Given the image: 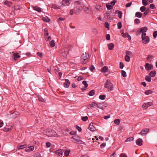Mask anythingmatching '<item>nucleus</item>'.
Here are the masks:
<instances>
[{
  "label": "nucleus",
  "instance_id": "nucleus-54",
  "mask_svg": "<svg viewBox=\"0 0 157 157\" xmlns=\"http://www.w3.org/2000/svg\"><path fill=\"white\" fill-rule=\"evenodd\" d=\"M116 2V1L115 0H113L110 2V4L112 6H113L115 5V3Z\"/></svg>",
  "mask_w": 157,
  "mask_h": 157
},
{
  "label": "nucleus",
  "instance_id": "nucleus-39",
  "mask_svg": "<svg viewBox=\"0 0 157 157\" xmlns=\"http://www.w3.org/2000/svg\"><path fill=\"white\" fill-rule=\"evenodd\" d=\"M146 9L145 6H142L140 8V10L142 12H144L146 10Z\"/></svg>",
  "mask_w": 157,
  "mask_h": 157
},
{
  "label": "nucleus",
  "instance_id": "nucleus-19",
  "mask_svg": "<svg viewBox=\"0 0 157 157\" xmlns=\"http://www.w3.org/2000/svg\"><path fill=\"white\" fill-rule=\"evenodd\" d=\"M145 67L146 70H149L151 69L152 66L148 63H146L145 65Z\"/></svg>",
  "mask_w": 157,
  "mask_h": 157
},
{
  "label": "nucleus",
  "instance_id": "nucleus-3",
  "mask_svg": "<svg viewBox=\"0 0 157 157\" xmlns=\"http://www.w3.org/2000/svg\"><path fill=\"white\" fill-rule=\"evenodd\" d=\"M43 133L44 134H46L49 137L56 136L57 135L56 132L55 131L51 129H48L46 131H43Z\"/></svg>",
  "mask_w": 157,
  "mask_h": 157
},
{
  "label": "nucleus",
  "instance_id": "nucleus-62",
  "mask_svg": "<svg viewBox=\"0 0 157 157\" xmlns=\"http://www.w3.org/2000/svg\"><path fill=\"white\" fill-rule=\"evenodd\" d=\"M94 68L95 67L93 65L91 66L90 67V70L91 71H93V70L94 69Z\"/></svg>",
  "mask_w": 157,
  "mask_h": 157
},
{
  "label": "nucleus",
  "instance_id": "nucleus-48",
  "mask_svg": "<svg viewBox=\"0 0 157 157\" xmlns=\"http://www.w3.org/2000/svg\"><path fill=\"white\" fill-rule=\"evenodd\" d=\"M82 83L84 85L85 88H86L87 87L88 85V84L87 83L86 81H83Z\"/></svg>",
  "mask_w": 157,
  "mask_h": 157
},
{
  "label": "nucleus",
  "instance_id": "nucleus-42",
  "mask_svg": "<svg viewBox=\"0 0 157 157\" xmlns=\"http://www.w3.org/2000/svg\"><path fill=\"white\" fill-rule=\"evenodd\" d=\"M33 9L34 10L38 12H39V8L37 6H34L33 7Z\"/></svg>",
  "mask_w": 157,
  "mask_h": 157
},
{
  "label": "nucleus",
  "instance_id": "nucleus-47",
  "mask_svg": "<svg viewBox=\"0 0 157 157\" xmlns=\"http://www.w3.org/2000/svg\"><path fill=\"white\" fill-rule=\"evenodd\" d=\"M88 119V117L87 116L82 117V120L83 121H86Z\"/></svg>",
  "mask_w": 157,
  "mask_h": 157
},
{
  "label": "nucleus",
  "instance_id": "nucleus-4",
  "mask_svg": "<svg viewBox=\"0 0 157 157\" xmlns=\"http://www.w3.org/2000/svg\"><path fill=\"white\" fill-rule=\"evenodd\" d=\"M145 33H142V43L144 44H146L149 41V37L148 36H146Z\"/></svg>",
  "mask_w": 157,
  "mask_h": 157
},
{
  "label": "nucleus",
  "instance_id": "nucleus-34",
  "mask_svg": "<svg viewBox=\"0 0 157 157\" xmlns=\"http://www.w3.org/2000/svg\"><path fill=\"white\" fill-rule=\"evenodd\" d=\"M49 44L52 47H54L55 46V43L54 40H52L50 42Z\"/></svg>",
  "mask_w": 157,
  "mask_h": 157
},
{
  "label": "nucleus",
  "instance_id": "nucleus-13",
  "mask_svg": "<svg viewBox=\"0 0 157 157\" xmlns=\"http://www.w3.org/2000/svg\"><path fill=\"white\" fill-rule=\"evenodd\" d=\"M122 36L124 37H127L128 38V40H131V37L130 35L128 34L127 33H122Z\"/></svg>",
  "mask_w": 157,
  "mask_h": 157
},
{
  "label": "nucleus",
  "instance_id": "nucleus-60",
  "mask_svg": "<svg viewBox=\"0 0 157 157\" xmlns=\"http://www.w3.org/2000/svg\"><path fill=\"white\" fill-rule=\"evenodd\" d=\"M106 39L108 40H109L110 39V36L109 34H107L106 36Z\"/></svg>",
  "mask_w": 157,
  "mask_h": 157
},
{
  "label": "nucleus",
  "instance_id": "nucleus-20",
  "mask_svg": "<svg viewBox=\"0 0 157 157\" xmlns=\"http://www.w3.org/2000/svg\"><path fill=\"white\" fill-rule=\"evenodd\" d=\"M69 4V0H63L62 2V5L64 6H68Z\"/></svg>",
  "mask_w": 157,
  "mask_h": 157
},
{
  "label": "nucleus",
  "instance_id": "nucleus-17",
  "mask_svg": "<svg viewBox=\"0 0 157 157\" xmlns=\"http://www.w3.org/2000/svg\"><path fill=\"white\" fill-rule=\"evenodd\" d=\"M142 140L140 139H138L136 141V144L138 145L141 146L142 145Z\"/></svg>",
  "mask_w": 157,
  "mask_h": 157
},
{
  "label": "nucleus",
  "instance_id": "nucleus-16",
  "mask_svg": "<svg viewBox=\"0 0 157 157\" xmlns=\"http://www.w3.org/2000/svg\"><path fill=\"white\" fill-rule=\"evenodd\" d=\"M34 149V147L33 146H30L27 147L25 151L28 152H29L31 151H33Z\"/></svg>",
  "mask_w": 157,
  "mask_h": 157
},
{
  "label": "nucleus",
  "instance_id": "nucleus-8",
  "mask_svg": "<svg viewBox=\"0 0 157 157\" xmlns=\"http://www.w3.org/2000/svg\"><path fill=\"white\" fill-rule=\"evenodd\" d=\"M76 9L77 10L74 12L75 14H77L82 10V8L81 6V5H77L76 6Z\"/></svg>",
  "mask_w": 157,
  "mask_h": 157
},
{
  "label": "nucleus",
  "instance_id": "nucleus-32",
  "mask_svg": "<svg viewBox=\"0 0 157 157\" xmlns=\"http://www.w3.org/2000/svg\"><path fill=\"white\" fill-rule=\"evenodd\" d=\"M94 94V90H92L89 92V95L90 96H92Z\"/></svg>",
  "mask_w": 157,
  "mask_h": 157
},
{
  "label": "nucleus",
  "instance_id": "nucleus-52",
  "mask_svg": "<svg viewBox=\"0 0 157 157\" xmlns=\"http://www.w3.org/2000/svg\"><path fill=\"white\" fill-rule=\"evenodd\" d=\"M46 146L47 147H49L51 145V144L49 142H47L46 143Z\"/></svg>",
  "mask_w": 157,
  "mask_h": 157
},
{
  "label": "nucleus",
  "instance_id": "nucleus-18",
  "mask_svg": "<svg viewBox=\"0 0 157 157\" xmlns=\"http://www.w3.org/2000/svg\"><path fill=\"white\" fill-rule=\"evenodd\" d=\"M89 128L90 130L92 131H94L95 130V128L94 126L93 123H90V124Z\"/></svg>",
  "mask_w": 157,
  "mask_h": 157
},
{
  "label": "nucleus",
  "instance_id": "nucleus-49",
  "mask_svg": "<svg viewBox=\"0 0 157 157\" xmlns=\"http://www.w3.org/2000/svg\"><path fill=\"white\" fill-rule=\"evenodd\" d=\"M135 22L136 24H138L140 22V20L139 19L136 18L135 20Z\"/></svg>",
  "mask_w": 157,
  "mask_h": 157
},
{
  "label": "nucleus",
  "instance_id": "nucleus-56",
  "mask_svg": "<svg viewBox=\"0 0 157 157\" xmlns=\"http://www.w3.org/2000/svg\"><path fill=\"white\" fill-rule=\"evenodd\" d=\"M157 36V31H155L153 33V36L154 38H155Z\"/></svg>",
  "mask_w": 157,
  "mask_h": 157
},
{
  "label": "nucleus",
  "instance_id": "nucleus-2",
  "mask_svg": "<svg viewBox=\"0 0 157 157\" xmlns=\"http://www.w3.org/2000/svg\"><path fill=\"white\" fill-rule=\"evenodd\" d=\"M104 87L107 89L109 91H111L113 89V84L111 82L110 80L109 79L106 81L105 84L104 85Z\"/></svg>",
  "mask_w": 157,
  "mask_h": 157
},
{
  "label": "nucleus",
  "instance_id": "nucleus-35",
  "mask_svg": "<svg viewBox=\"0 0 157 157\" xmlns=\"http://www.w3.org/2000/svg\"><path fill=\"white\" fill-rule=\"evenodd\" d=\"M26 147L25 145H19L17 146V147L18 149H22L24 148H25Z\"/></svg>",
  "mask_w": 157,
  "mask_h": 157
},
{
  "label": "nucleus",
  "instance_id": "nucleus-51",
  "mask_svg": "<svg viewBox=\"0 0 157 157\" xmlns=\"http://www.w3.org/2000/svg\"><path fill=\"white\" fill-rule=\"evenodd\" d=\"M126 56H131L132 55V53L129 51H127L126 52Z\"/></svg>",
  "mask_w": 157,
  "mask_h": 157
},
{
  "label": "nucleus",
  "instance_id": "nucleus-15",
  "mask_svg": "<svg viewBox=\"0 0 157 157\" xmlns=\"http://www.w3.org/2000/svg\"><path fill=\"white\" fill-rule=\"evenodd\" d=\"M65 80V82L64 84V86L65 87L68 88L70 85V82L68 79H66Z\"/></svg>",
  "mask_w": 157,
  "mask_h": 157
},
{
  "label": "nucleus",
  "instance_id": "nucleus-57",
  "mask_svg": "<svg viewBox=\"0 0 157 157\" xmlns=\"http://www.w3.org/2000/svg\"><path fill=\"white\" fill-rule=\"evenodd\" d=\"M75 5L76 6L77 5H81V3L79 1H77L75 2Z\"/></svg>",
  "mask_w": 157,
  "mask_h": 157
},
{
  "label": "nucleus",
  "instance_id": "nucleus-12",
  "mask_svg": "<svg viewBox=\"0 0 157 157\" xmlns=\"http://www.w3.org/2000/svg\"><path fill=\"white\" fill-rule=\"evenodd\" d=\"M55 153L57 156L61 157L62 156L63 152L62 150H59L56 151Z\"/></svg>",
  "mask_w": 157,
  "mask_h": 157
},
{
  "label": "nucleus",
  "instance_id": "nucleus-31",
  "mask_svg": "<svg viewBox=\"0 0 157 157\" xmlns=\"http://www.w3.org/2000/svg\"><path fill=\"white\" fill-rule=\"evenodd\" d=\"M14 59V60L16 59L17 58L20 57V56L17 53H14L13 54Z\"/></svg>",
  "mask_w": 157,
  "mask_h": 157
},
{
  "label": "nucleus",
  "instance_id": "nucleus-9",
  "mask_svg": "<svg viewBox=\"0 0 157 157\" xmlns=\"http://www.w3.org/2000/svg\"><path fill=\"white\" fill-rule=\"evenodd\" d=\"M44 31L45 32L44 35H45L46 40L48 41L50 40L51 39V37L50 36H48V33L47 29H44Z\"/></svg>",
  "mask_w": 157,
  "mask_h": 157
},
{
  "label": "nucleus",
  "instance_id": "nucleus-45",
  "mask_svg": "<svg viewBox=\"0 0 157 157\" xmlns=\"http://www.w3.org/2000/svg\"><path fill=\"white\" fill-rule=\"evenodd\" d=\"M91 105L92 106V108H95L96 106H97L98 105L96 103L94 102H93Z\"/></svg>",
  "mask_w": 157,
  "mask_h": 157
},
{
  "label": "nucleus",
  "instance_id": "nucleus-53",
  "mask_svg": "<svg viewBox=\"0 0 157 157\" xmlns=\"http://www.w3.org/2000/svg\"><path fill=\"white\" fill-rule=\"evenodd\" d=\"M124 67V65L123 63L121 62L120 63V68L122 69L123 67Z\"/></svg>",
  "mask_w": 157,
  "mask_h": 157
},
{
  "label": "nucleus",
  "instance_id": "nucleus-22",
  "mask_svg": "<svg viewBox=\"0 0 157 157\" xmlns=\"http://www.w3.org/2000/svg\"><path fill=\"white\" fill-rule=\"evenodd\" d=\"M147 30V28L146 27H142L140 30V32L141 33H145Z\"/></svg>",
  "mask_w": 157,
  "mask_h": 157
},
{
  "label": "nucleus",
  "instance_id": "nucleus-14",
  "mask_svg": "<svg viewBox=\"0 0 157 157\" xmlns=\"http://www.w3.org/2000/svg\"><path fill=\"white\" fill-rule=\"evenodd\" d=\"M40 18L42 20L46 22H48L50 21V19L46 16H45V17H42V15L41 16Z\"/></svg>",
  "mask_w": 157,
  "mask_h": 157
},
{
  "label": "nucleus",
  "instance_id": "nucleus-7",
  "mask_svg": "<svg viewBox=\"0 0 157 157\" xmlns=\"http://www.w3.org/2000/svg\"><path fill=\"white\" fill-rule=\"evenodd\" d=\"M9 114H8L7 116L8 117H10V118L15 119L19 116V113L17 112H14L10 116H9Z\"/></svg>",
  "mask_w": 157,
  "mask_h": 157
},
{
  "label": "nucleus",
  "instance_id": "nucleus-11",
  "mask_svg": "<svg viewBox=\"0 0 157 157\" xmlns=\"http://www.w3.org/2000/svg\"><path fill=\"white\" fill-rule=\"evenodd\" d=\"M152 104H153L151 102H149L147 103H144L142 105V107L143 108L147 109L149 106H151Z\"/></svg>",
  "mask_w": 157,
  "mask_h": 157
},
{
  "label": "nucleus",
  "instance_id": "nucleus-10",
  "mask_svg": "<svg viewBox=\"0 0 157 157\" xmlns=\"http://www.w3.org/2000/svg\"><path fill=\"white\" fill-rule=\"evenodd\" d=\"M149 131V129L147 128H145L142 130L139 134H140V135L142 136H144Z\"/></svg>",
  "mask_w": 157,
  "mask_h": 157
},
{
  "label": "nucleus",
  "instance_id": "nucleus-26",
  "mask_svg": "<svg viewBox=\"0 0 157 157\" xmlns=\"http://www.w3.org/2000/svg\"><path fill=\"white\" fill-rule=\"evenodd\" d=\"M108 48L110 50H112L114 47V44L113 43H111L108 44Z\"/></svg>",
  "mask_w": 157,
  "mask_h": 157
},
{
  "label": "nucleus",
  "instance_id": "nucleus-24",
  "mask_svg": "<svg viewBox=\"0 0 157 157\" xmlns=\"http://www.w3.org/2000/svg\"><path fill=\"white\" fill-rule=\"evenodd\" d=\"M156 75V71H151L149 74V75L150 76L153 77Z\"/></svg>",
  "mask_w": 157,
  "mask_h": 157
},
{
  "label": "nucleus",
  "instance_id": "nucleus-61",
  "mask_svg": "<svg viewBox=\"0 0 157 157\" xmlns=\"http://www.w3.org/2000/svg\"><path fill=\"white\" fill-rule=\"evenodd\" d=\"M105 26L106 28H109V25L107 22H106L105 23Z\"/></svg>",
  "mask_w": 157,
  "mask_h": 157
},
{
  "label": "nucleus",
  "instance_id": "nucleus-41",
  "mask_svg": "<svg viewBox=\"0 0 157 157\" xmlns=\"http://www.w3.org/2000/svg\"><path fill=\"white\" fill-rule=\"evenodd\" d=\"M118 28L119 29H121L122 27V24L121 21L118 22L117 23Z\"/></svg>",
  "mask_w": 157,
  "mask_h": 157
},
{
  "label": "nucleus",
  "instance_id": "nucleus-6",
  "mask_svg": "<svg viewBox=\"0 0 157 157\" xmlns=\"http://www.w3.org/2000/svg\"><path fill=\"white\" fill-rule=\"evenodd\" d=\"M69 52V49L67 47H64L62 48L61 50L60 53H61L62 56L65 57Z\"/></svg>",
  "mask_w": 157,
  "mask_h": 157
},
{
  "label": "nucleus",
  "instance_id": "nucleus-21",
  "mask_svg": "<svg viewBox=\"0 0 157 157\" xmlns=\"http://www.w3.org/2000/svg\"><path fill=\"white\" fill-rule=\"evenodd\" d=\"M4 4L6 5L7 6H10L12 4V2H10L7 0L6 1L4 2Z\"/></svg>",
  "mask_w": 157,
  "mask_h": 157
},
{
  "label": "nucleus",
  "instance_id": "nucleus-30",
  "mask_svg": "<svg viewBox=\"0 0 157 157\" xmlns=\"http://www.w3.org/2000/svg\"><path fill=\"white\" fill-rule=\"evenodd\" d=\"M116 12H117L119 17L120 18H121L122 14L121 11L117 10L116 11Z\"/></svg>",
  "mask_w": 157,
  "mask_h": 157
},
{
  "label": "nucleus",
  "instance_id": "nucleus-55",
  "mask_svg": "<svg viewBox=\"0 0 157 157\" xmlns=\"http://www.w3.org/2000/svg\"><path fill=\"white\" fill-rule=\"evenodd\" d=\"M76 128L78 130L79 132H81L82 131V128L81 127H79L78 125L76 126Z\"/></svg>",
  "mask_w": 157,
  "mask_h": 157
},
{
  "label": "nucleus",
  "instance_id": "nucleus-28",
  "mask_svg": "<svg viewBox=\"0 0 157 157\" xmlns=\"http://www.w3.org/2000/svg\"><path fill=\"white\" fill-rule=\"evenodd\" d=\"M11 129L9 128V126L7 125V127H5L3 129V131L5 132H8Z\"/></svg>",
  "mask_w": 157,
  "mask_h": 157
},
{
  "label": "nucleus",
  "instance_id": "nucleus-46",
  "mask_svg": "<svg viewBox=\"0 0 157 157\" xmlns=\"http://www.w3.org/2000/svg\"><path fill=\"white\" fill-rule=\"evenodd\" d=\"M105 98V95H100L99 96V98L101 100H104Z\"/></svg>",
  "mask_w": 157,
  "mask_h": 157
},
{
  "label": "nucleus",
  "instance_id": "nucleus-29",
  "mask_svg": "<svg viewBox=\"0 0 157 157\" xmlns=\"http://www.w3.org/2000/svg\"><path fill=\"white\" fill-rule=\"evenodd\" d=\"M134 139V138L132 137H130L128 138H127L126 140H125V141L126 142H130L132 141Z\"/></svg>",
  "mask_w": 157,
  "mask_h": 157
},
{
  "label": "nucleus",
  "instance_id": "nucleus-50",
  "mask_svg": "<svg viewBox=\"0 0 157 157\" xmlns=\"http://www.w3.org/2000/svg\"><path fill=\"white\" fill-rule=\"evenodd\" d=\"M70 152V151L66 150L65 151V153H64L65 155L66 156H68L69 155V153Z\"/></svg>",
  "mask_w": 157,
  "mask_h": 157
},
{
  "label": "nucleus",
  "instance_id": "nucleus-59",
  "mask_svg": "<svg viewBox=\"0 0 157 157\" xmlns=\"http://www.w3.org/2000/svg\"><path fill=\"white\" fill-rule=\"evenodd\" d=\"M96 8L97 9L99 10H100L101 9V6L98 5L96 6Z\"/></svg>",
  "mask_w": 157,
  "mask_h": 157
},
{
  "label": "nucleus",
  "instance_id": "nucleus-63",
  "mask_svg": "<svg viewBox=\"0 0 157 157\" xmlns=\"http://www.w3.org/2000/svg\"><path fill=\"white\" fill-rule=\"evenodd\" d=\"M40 101H41L42 102H44L45 101V98H40Z\"/></svg>",
  "mask_w": 157,
  "mask_h": 157
},
{
  "label": "nucleus",
  "instance_id": "nucleus-40",
  "mask_svg": "<svg viewBox=\"0 0 157 157\" xmlns=\"http://www.w3.org/2000/svg\"><path fill=\"white\" fill-rule=\"evenodd\" d=\"M106 7L108 10H110L113 8V6L109 4H106Z\"/></svg>",
  "mask_w": 157,
  "mask_h": 157
},
{
  "label": "nucleus",
  "instance_id": "nucleus-33",
  "mask_svg": "<svg viewBox=\"0 0 157 157\" xmlns=\"http://www.w3.org/2000/svg\"><path fill=\"white\" fill-rule=\"evenodd\" d=\"M142 3L143 5L145 6H147L148 4L147 1L146 0H142Z\"/></svg>",
  "mask_w": 157,
  "mask_h": 157
},
{
  "label": "nucleus",
  "instance_id": "nucleus-27",
  "mask_svg": "<svg viewBox=\"0 0 157 157\" xmlns=\"http://www.w3.org/2000/svg\"><path fill=\"white\" fill-rule=\"evenodd\" d=\"M120 122L121 121L119 119H117L114 121V123L117 125H119L120 124Z\"/></svg>",
  "mask_w": 157,
  "mask_h": 157
},
{
  "label": "nucleus",
  "instance_id": "nucleus-64",
  "mask_svg": "<svg viewBox=\"0 0 157 157\" xmlns=\"http://www.w3.org/2000/svg\"><path fill=\"white\" fill-rule=\"evenodd\" d=\"M74 10H73V9L71 10H70V14L71 15H72L74 14Z\"/></svg>",
  "mask_w": 157,
  "mask_h": 157
},
{
  "label": "nucleus",
  "instance_id": "nucleus-5",
  "mask_svg": "<svg viewBox=\"0 0 157 157\" xmlns=\"http://www.w3.org/2000/svg\"><path fill=\"white\" fill-rule=\"evenodd\" d=\"M71 139L73 140L72 141L73 143H77L78 144H81L82 142L81 140H80L78 137L76 136H72Z\"/></svg>",
  "mask_w": 157,
  "mask_h": 157
},
{
  "label": "nucleus",
  "instance_id": "nucleus-43",
  "mask_svg": "<svg viewBox=\"0 0 157 157\" xmlns=\"http://www.w3.org/2000/svg\"><path fill=\"white\" fill-rule=\"evenodd\" d=\"M121 72L122 75L123 77H126V73L124 71L122 70Z\"/></svg>",
  "mask_w": 157,
  "mask_h": 157
},
{
  "label": "nucleus",
  "instance_id": "nucleus-36",
  "mask_svg": "<svg viewBox=\"0 0 157 157\" xmlns=\"http://www.w3.org/2000/svg\"><path fill=\"white\" fill-rule=\"evenodd\" d=\"M152 93V91L150 90H149L146 91L145 92V94L146 95H149V94H151Z\"/></svg>",
  "mask_w": 157,
  "mask_h": 157
},
{
  "label": "nucleus",
  "instance_id": "nucleus-37",
  "mask_svg": "<svg viewBox=\"0 0 157 157\" xmlns=\"http://www.w3.org/2000/svg\"><path fill=\"white\" fill-rule=\"evenodd\" d=\"M145 80L148 82H150L151 81V78L148 76H146L145 77Z\"/></svg>",
  "mask_w": 157,
  "mask_h": 157
},
{
  "label": "nucleus",
  "instance_id": "nucleus-1",
  "mask_svg": "<svg viewBox=\"0 0 157 157\" xmlns=\"http://www.w3.org/2000/svg\"><path fill=\"white\" fill-rule=\"evenodd\" d=\"M90 57L88 53H83L81 57L80 63L82 64H84L88 62L89 59Z\"/></svg>",
  "mask_w": 157,
  "mask_h": 157
},
{
  "label": "nucleus",
  "instance_id": "nucleus-44",
  "mask_svg": "<svg viewBox=\"0 0 157 157\" xmlns=\"http://www.w3.org/2000/svg\"><path fill=\"white\" fill-rule=\"evenodd\" d=\"M149 12V9L146 10L145 12L144 13V17L146 16Z\"/></svg>",
  "mask_w": 157,
  "mask_h": 157
},
{
  "label": "nucleus",
  "instance_id": "nucleus-38",
  "mask_svg": "<svg viewBox=\"0 0 157 157\" xmlns=\"http://www.w3.org/2000/svg\"><path fill=\"white\" fill-rule=\"evenodd\" d=\"M125 60L127 62H129L130 61V57L128 56H125Z\"/></svg>",
  "mask_w": 157,
  "mask_h": 157
},
{
  "label": "nucleus",
  "instance_id": "nucleus-25",
  "mask_svg": "<svg viewBox=\"0 0 157 157\" xmlns=\"http://www.w3.org/2000/svg\"><path fill=\"white\" fill-rule=\"evenodd\" d=\"M135 15L136 17L139 18H141L143 14L140 12H138L136 13Z\"/></svg>",
  "mask_w": 157,
  "mask_h": 157
},
{
  "label": "nucleus",
  "instance_id": "nucleus-58",
  "mask_svg": "<svg viewBox=\"0 0 157 157\" xmlns=\"http://www.w3.org/2000/svg\"><path fill=\"white\" fill-rule=\"evenodd\" d=\"M106 16H107V18L109 19H111V16H110V14L108 12L106 13Z\"/></svg>",
  "mask_w": 157,
  "mask_h": 157
},
{
  "label": "nucleus",
  "instance_id": "nucleus-23",
  "mask_svg": "<svg viewBox=\"0 0 157 157\" xmlns=\"http://www.w3.org/2000/svg\"><path fill=\"white\" fill-rule=\"evenodd\" d=\"M108 70V67L106 66H105L101 68V71L103 72H106Z\"/></svg>",
  "mask_w": 157,
  "mask_h": 157
}]
</instances>
